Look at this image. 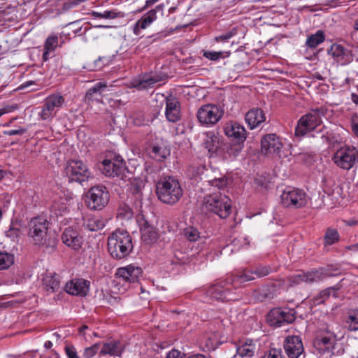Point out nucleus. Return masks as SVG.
Returning <instances> with one entry per match:
<instances>
[{
	"label": "nucleus",
	"mask_w": 358,
	"mask_h": 358,
	"mask_svg": "<svg viewBox=\"0 0 358 358\" xmlns=\"http://www.w3.org/2000/svg\"><path fill=\"white\" fill-rule=\"evenodd\" d=\"M348 248L352 251H358V243L350 245Z\"/></svg>",
	"instance_id": "nucleus-62"
},
{
	"label": "nucleus",
	"mask_w": 358,
	"mask_h": 358,
	"mask_svg": "<svg viewBox=\"0 0 358 358\" xmlns=\"http://www.w3.org/2000/svg\"><path fill=\"white\" fill-rule=\"evenodd\" d=\"M222 115L223 111L219 106L214 104H206L199 108L196 117L201 124L211 126L217 123Z\"/></svg>",
	"instance_id": "nucleus-13"
},
{
	"label": "nucleus",
	"mask_w": 358,
	"mask_h": 358,
	"mask_svg": "<svg viewBox=\"0 0 358 358\" xmlns=\"http://www.w3.org/2000/svg\"><path fill=\"white\" fill-rule=\"evenodd\" d=\"M90 281L84 279H74L66 284V292L71 295L86 296L90 289Z\"/></svg>",
	"instance_id": "nucleus-22"
},
{
	"label": "nucleus",
	"mask_w": 358,
	"mask_h": 358,
	"mask_svg": "<svg viewBox=\"0 0 358 358\" xmlns=\"http://www.w3.org/2000/svg\"><path fill=\"white\" fill-rule=\"evenodd\" d=\"M59 38L56 35L49 36L44 43L43 59L48 61L50 58V54L53 52L58 46Z\"/></svg>",
	"instance_id": "nucleus-33"
},
{
	"label": "nucleus",
	"mask_w": 358,
	"mask_h": 358,
	"mask_svg": "<svg viewBox=\"0 0 358 358\" xmlns=\"http://www.w3.org/2000/svg\"><path fill=\"white\" fill-rule=\"evenodd\" d=\"M65 352L68 358H80L76 348L73 345H66L65 347Z\"/></svg>",
	"instance_id": "nucleus-50"
},
{
	"label": "nucleus",
	"mask_w": 358,
	"mask_h": 358,
	"mask_svg": "<svg viewBox=\"0 0 358 358\" xmlns=\"http://www.w3.org/2000/svg\"><path fill=\"white\" fill-rule=\"evenodd\" d=\"M27 131V129L20 128L18 129H12L8 131H4L3 134L8 136H15V135H22Z\"/></svg>",
	"instance_id": "nucleus-53"
},
{
	"label": "nucleus",
	"mask_w": 358,
	"mask_h": 358,
	"mask_svg": "<svg viewBox=\"0 0 358 358\" xmlns=\"http://www.w3.org/2000/svg\"><path fill=\"white\" fill-rule=\"evenodd\" d=\"M255 270L252 271H247L240 276L241 282L252 280L255 278L254 276Z\"/></svg>",
	"instance_id": "nucleus-54"
},
{
	"label": "nucleus",
	"mask_w": 358,
	"mask_h": 358,
	"mask_svg": "<svg viewBox=\"0 0 358 358\" xmlns=\"http://www.w3.org/2000/svg\"><path fill=\"white\" fill-rule=\"evenodd\" d=\"M141 274V268L129 264L127 266L120 267L117 269L115 273V280L118 283H122L124 286H129L131 283L138 282Z\"/></svg>",
	"instance_id": "nucleus-15"
},
{
	"label": "nucleus",
	"mask_w": 358,
	"mask_h": 358,
	"mask_svg": "<svg viewBox=\"0 0 358 358\" xmlns=\"http://www.w3.org/2000/svg\"><path fill=\"white\" fill-rule=\"evenodd\" d=\"M334 163L340 169L349 171L358 164V149L354 146H343L332 157Z\"/></svg>",
	"instance_id": "nucleus-8"
},
{
	"label": "nucleus",
	"mask_w": 358,
	"mask_h": 358,
	"mask_svg": "<svg viewBox=\"0 0 358 358\" xmlns=\"http://www.w3.org/2000/svg\"><path fill=\"white\" fill-rule=\"evenodd\" d=\"M185 238L190 242H195L201 238V233L194 227H188L184 229Z\"/></svg>",
	"instance_id": "nucleus-40"
},
{
	"label": "nucleus",
	"mask_w": 358,
	"mask_h": 358,
	"mask_svg": "<svg viewBox=\"0 0 358 358\" xmlns=\"http://www.w3.org/2000/svg\"><path fill=\"white\" fill-rule=\"evenodd\" d=\"M20 231L17 227L12 226L10 229L6 231V235L10 238H17L20 236Z\"/></svg>",
	"instance_id": "nucleus-51"
},
{
	"label": "nucleus",
	"mask_w": 358,
	"mask_h": 358,
	"mask_svg": "<svg viewBox=\"0 0 358 358\" xmlns=\"http://www.w3.org/2000/svg\"><path fill=\"white\" fill-rule=\"evenodd\" d=\"M203 144L209 152H214L217 147L218 138L212 132L204 134Z\"/></svg>",
	"instance_id": "nucleus-37"
},
{
	"label": "nucleus",
	"mask_w": 358,
	"mask_h": 358,
	"mask_svg": "<svg viewBox=\"0 0 358 358\" xmlns=\"http://www.w3.org/2000/svg\"><path fill=\"white\" fill-rule=\"evenodd\" d=\"M150 155L154 159L161 162L170 155V151L165 146L154 145L150 152Z\"/></svg>",
	"instance_id": "nucleus-35"
},
{
	"label": "nucleus",
	"mask_w": 358,
	"mask_h": 358,
	"mask_svg": "<svg viewBox=\"0 0 358 358\" xmlns=\"http://www.w3.org/2000/svg\"><path fill=\"white\" fill-rule=\"evenodd\" d=\"M344 335L342 327L336 324H325L320 329L319 336L314 341L318 353L326 355V358L343 353V350L338 343Z\"/></svg>",
	"instance_id": "nucleus-1"
},
{
	"label": "nucleus",
	"mask_w": 358,
	"mask_h": 358,
	"mask_svg": "<svg viewBox=\"0 0 358 358\" xmlns=\"http://www.w3.org/2000/svg\"><path fill=\"white\" fill-rule=\"evenodd\" d=\"M243 143L237 142L235 145H231L227 150L228 154L231 156L236 157L243 149Z\"/></svg>",
	"instance_id": "nucleus-46"
},
{
	"label": "nucleus",
	"mask_w": 358,
	"mask_h": 358,
	"mask_svg": "<svg viewBox=\"0 0 358 358\" xmlns=\"http://www.w3.org/2000/svg\"><path fill=\"white\" fill-rule=\"evenodd\" d=\"M230 55V51H210L204 50L203 51V56L213 62H217L220 59H225L229 57Z\"/></svg>",
	"instance_id": "nucleus-38"
},
{
	"label": "nucleus",
	"mask_w": 358,
	"mask_h": 358,
	"mask_svg": "<svg viewBox=\"0 0 358 358\" xmlns=\"http://www.w3.org/2000/svg\"><path fill=\"white\" fill-rule=\"evenodd\" d=\"M10 111H11V108H10V107H9V106L4 107V108H3L0 109V117H1L3 115H4V114H6V113H10Z\"/></svg>",
	"instance_id": "nucleus-56"
},
{
	"label": "nucleus",
	"mask_w": 358,
	"mask_h": 358,
	"mask_svg": "<svg viewBox=\"0 0 358 358\" xmlns=\"http://www.w3.org/2000/svg\"><path fill=\"white\" fill-rule=\"evenodd\" d=\"M184 354L178 350H171L166 356V358H183Z\"/></svg>",
	"instance_id": "nucleus-55"
},
{
	"label": "nucleus",
	"mask_w": 358,
	"mask_h": 358,
	"mask_svg": "<svg viewBox=\"0 0 358 358\" xmlns=\"http://www.w3.org/2000/svg\"><path fill=\"white\" fill-rule=\"evenodd\" d=\"M65 103L64 97L59 93L51 94L43 101L38 112V117L43 121H51Z\"/></svg>",
	"instance_id": "nucleus-7"
},
{
	"label": "nucleus",
	"mask_w": 358,
	"mask_h": 358,
	"mask_svg": "<svg viewBox=\"0 0 358 358\" xmlns=\"http://www.w3.org/2000/svg\"><path fill=\"white\" fill-rule=\"evenodd\" d=\"M187 358H208V357H207L205 355H201V354H197V355H190V356L187 357Z\"/></svg>",
	"instance_id": "nucleus-61"
},
{
	"label": "nucleus",
	"mask_w": 358,
	"mask_h": 358,
	"mask_svg": "<svg viewBox=\"0 0 358 358\" xmlns=\"http://www.w3.org/2000/svg\"><path fill=\"white\" fill-rule=\"evenodd\" d=\"M234 285L229 280H220L211 285L206 295L211 299L220 301H235L237 298L233 292Z\"/></svg>",
	"instance_id": "nucleus-10"
},
{
	"label": "nucleus",
	"mask_w": 358,
	"mask_h": 358,
	"mask_svg": "<svg viewBox=\"0 0 358 358\" xmlns=\"http://www.w3.org/2000/svg\"><path fill=\"white\" fill-rule=\"evenodd\" d=\"M271 271V269L269 267L262 266L255 269V274L257 277L261 278L267 275Z\"/></svg>",
	"instance_id": "nucleus-48"
},
{
	"label": "nucleus",
	"mask_w": 358,
	"mask_h": 358,
	"mask_svg": "<svg viewBox=\"0 0 358 358\" xmlns=\"http://www.w3.org/2000/svg\"><path fill=\"white\" fill-rule=\"evenodd\" d=\"M110 200L107 188L102 185L91 187L86 194V203L89 208L94 210L103 209Z\"/></svg>",
	"instance_id": "nucleus-12"
},
{
	"label": "nucleus",
	"mask_w": 358,
	"mask_h": 358,
	"mask_svg": "<svg viewBox=\"0 0 358 358\" xmlns=\"http://www.w3.org/2000/svg\"><path fill=\"white\" fill-rule=\"evenodd\" d=\"M50 223L43 216L32 218L27 225V236L32 243L39 247L52 250L55 248L57 242L48 234Z\"/></svg>",
	"instance_id": "nucleus-2"
},
{
	"label": "nucleus",
	"mask_w": 358,
	"mask_h": 358,
	"mask_svg": "<svg viewBox=\"0 0 358 358\" xmlns=\"http://www.w3.org/2000/svg\"><path fill=\"white\" fill-rule=\"evenodd\" d=\"M107 85L103 82L96 83L92 87L90 88L87 93L85 98L89 101L96 100L99 101V98L97 95L101 96L102 92L106 89Z\"/></svg>",
	"instance_id": "nucleus-34"
},
{
	"label": "nucleus",
	"mask_w": 358,
	"mask_h": 358,
	"mask_svg": "<svg viewBox=\"0 0 358 358\" xmlns=\"http://www.w3.org/2000/svg\"><path fill=\"white\" fill-rule=\"evenodd\" d=\"M203 208L210 213L224 219L231 212V199L220 191L206 194L203 200Z\"/></svg>",
	"instance_id": "nucleus-5"
},
{
	"label": "nucleus",
	"mask_w": 358,
	"mask_h": 358,
	"mask_svg": "<svg viewBox=\"0 0 358 358\" xmlns=\"http://www.w3.org/2000/svg\"><path fill=\"white\" fill-rule=\"evenodd\" d=\"M354 29H355V31L352 34V36H355V34H356V31H358V18L355 21Z\"/></svg>",
	"instance_id": "nucleus-63"
},
{
	"label": "nucleus",
	"mask_w": 358,
	"mask_h": 358,
	"mask_svg": "<svg viewBox=\"0 0 358 358\" xmlns=\"http://www.w3.org/2000/svg\"><path fill=\"white\" fill-rule=\"evenodd\" d=\"M93 16L104 19H113L115 17V13L109 10H105L102 13L93 12Z\"/></svg>",
	"instance_id": "nucleus-49"
},
{
	"label": "nucleus",
	"mask_w": 358,
	"mask_h": 358,
	"mask_svg": "<svg viewBox=\"0 0 358 358\" xmlns=\"http://www.w3.org/2000/svg\"><path fill=\"white\" fill-rule=\"evenodd\" d=\"M329 275L324 268L313 270L311 271H300L288 277V282L290 286H295L301 282L313 283L322 280Z\"/></svg>",
	"instance_id": "nucleus-14"
},
{
	"label": "nucleus",
	"mask_w": 358,
	"mask_h": 358,
	"mask_svg": "<svg viewBox=\"0 0 358 358\" xmlns=\"http://www.w3.org/2000/svg\"><path fill=\"white\" fill-rule=\"evenodd\" d=\"M161 80H162V78L159 75H148L143 76L138 80H135L133 83V85L136 89L142 90L152 87L155 83Z\"/></svg>",
	"instance_id": "nucleus-32"
},
{
	"label": "nucleus",
	"mask_w": 358,
	"mask_h": 358,
	"mask_svg": "<svg viewBox=\"0 0 358 358\" xmlns=\"http://www.w3.org/2000/svg\"><path fill=\"white\" fill-rule=\"evenodd\" d=\"M159 1V0H147L144 7L145 8H148L149 6H152L153 4H155V3H157Z\"/></svg>",
	"instance_id": "nucleus-57"
},
{
	"label": "nucleus",
	"mask_w": 358,
	"mask_h": 358,
	"mask_svg": "<svg viewBox=\"0 0 358 358\" xmlns=\"http://www.w3.org/2000/svg\"><path fill=\"white\" fill-rule=\"evenodd\" d=\"M52 346V343L50 341H47L45 342L44 343V347L47 349H50L51 348Z\"/></svg>",
	"instance_id": "nucleus-64"
},
{
	"label": "nucleus",
	"mask_w": 358,
	"mask_h": 358,
	"mask_svg": "<svg viewBox=\"0 0 358 358\" xmlns=\"http://www.w3.org/2000/svg\"><path fill=\"white\" fill-rule=\"evenodd\" d=\"M165 115L171 122H176L180 119V103L176 98L166 99Z\"/></svg>",
	"instance_id": "nucleus-28"
},
{
	"label": "nucleus",
	"mask_w": 358,
	"mask_h": 358,
	"mask_svg": "<svg viewBox=\"0 0 358 358\" xmlns=\"http://www.w3.org/2000/svg\"><path fill=\"white\" fill-rule=\"evenodd\" d=\"M262 358H283L280 349L273 348L265 353Z\"/></svg>",
	"instance_id": "nucleus-47"
},
{
	"label": "nucleus",
	"mask_w": 358,
	"mask_h": 358,
	"mask_svg": "<svg viewBox=\"0 0 358 358\" xmlns=\"http://www.w3.org/2000/svg\"><path fill=\"white\" fill-rule=\"evenodd\" d=\"M208 182L211 187H217L219 190L223 189L227 185V180L224 177L215 178L213 180H208Z\"/></svg>",
	"instance_id": "nucleus-45"
},
{
	"label": "nucleus",
	"mask_w": 358,
	"mask_h": 358,
	"mask_svg": "<svg viewBox=\"0 0 358 358\" xmlns=\"http://www.w3.org/2000/svg\"><path fill=\"white\" fill-rule=\"evenodd\" d=\"M283 145L282 138L275 134H266L261 139V150L266 155H277L280 156Z\"/></svg>",
	"instance_id": "nucleus-16"
},
{
	"label": "nucleus",
	"mask_w": 358,
	"mask_h": 358,
	"mask_svg": "<svg viewBox=\"0 0 358 358\" xmlns=\"http://www.w3.org/2000/svg\"><path fill=\"white\" fill-rule=\"evenodd\" d=\"M62 242L73 250H79L83 245V237L71 227L65 229L62 235Z\"/></svg>",
	"instance_id": "nucleus-23"
},
{
	"label": "nucleus",
	"mask_w": 358,
	"mask_h": 358,
	"mask_svg": "<svg viewBox=\"0 0 358 358\" xmlns=\"http://www.w3.org/2000/svg\"><path fill=\"white\" fill-rule=\"evenodd\" d=\"M124 166V162L120 157H117L113 160H103L102 162V172L108 177L118 176Z\"/></svg>",
	"instance_id": "nucleus-20"
},
{
	"label": "nucleus",
	"mask_w": 358,
	"mask_h": 358,
	"mask_svg": "<svg viewBox=\"0 0 358 358\" xmlns=\"http://www.w3.org/2000/svg\"><path fill=\"white\" fill-rule=\"evenodd\" d=\"M138 222L140 225L142 241L147 244L156 242L159 237L157 230L148 221L144 220L143 217L141 219L139 216Z\"/></svg>",
	"instance_id": "nucleus-25"
},
{
	"label": "nucleus",
	"mask_w": 358,
	"mask_h": 358,
	"mask_svg": "<svg viewBox=\"0 0 358 358\" xmlns=\"http://www.w3.org/2000/svg\"><path fill=\"white\" fill-rule=\"evenodd\" d=\"M351 127L354 134L358 137V116L357 115L352 117Z\"/></svg>",
	"instance_id": "nucleus-52"
},
{
	"label": "nucleus",
	"mask_w": 358,
	"mask_h": 358,
	"mask_svg": "<svg viewBox=\"0 0 358 358\" xmlns=\"http://www.w3.org/2000/svg\"><path fill=\"white\" fill-rule=\"evenodd\" d=\"M325 40V34L322 30H318L315 34L309 36L306 41V45L310 48H315Z\"/></svg>",
	"instance_id": "nucleus-36"
},
{
	"label": "nucleus",
	"mask_w": 358,
	"mask_h": 358,
	"mask_svg": "<svg viewBox=\"0 0 358 358\" xmlns=\"http://www.w3.org/2000/svg\"><path fill=\"white\" fill-rule=\"evenodd\" d=\"M108 250L117 259L128 256L133 250L132 238L127 231L117 230L108 238Z\"/></svg>",
	"instance_id": "nucleus-4"
},
{
	"label": "nucleus",
	"mask_w": 358,
	"mask_h": 358,
	"mask_svg": "<svg viewBox=\"0 0 358 358\" xmlns=\"http://www.w3.org/2000/svg\"><path fill=\"white\" fill-rule=\"evenodd\" d=\"M237 34V29L236 28L231 29L229 31L214 38V41L217 43L227 42L230 38Z\"/></svg>",
	"instance_id": "nucleus-44"
},
{
	"label": "nucleus",
	"mask_w": 358,
	"mask_h": 358,
	"mask_svg": "<svg viewBox=\"0 0 358 358\" xmlns=\"http://www.w3.org/2000/svg\"><path fill=\"white\" fill-rule=\"evenodd\" d=\"M309 196L304 190L287 187L280 195L281 203L287 208H300L307 205Z\"/></svg>",
	"instance_id": "nucleus-11"
},
{
	"label": "nucleus",
	"mask_w": 358,
	"mask_h": 358,
	"mask_svg": "<svg viewBox=\"0 0 358 358\" xmlns=\"http://www.w3.org/2000/svg\"><path fill=\"white\" fill-rule=\"evenodd\" d=\"M224 134L237 142H244L247 138V132L245 127L236 122H229L224 127Z\"/></svg>",
	"instance_id": "nucleus-21"
},
{
	"label": "nucleus",
	"mask_w": 358,
	"mask_h": 358,
	"mask_svg": "<svg viewBox=\"0 0 358 358\" xmlns=\"http://www.w3.org/2000/svg\"><path fill=\"white\" fill-rule=\"evenodd\" d=\"M327 109L324 107L316 108L303 115L298 121L295 128V135L301 137L314 130L322 123V117L324 116Z\"/></svg>",
	"instance_id": "nucleus-6"
},
{
	"label": "nucleus",
	"mask_w": 358,
	"mask_h": 358,
	"mask_svg": "<svg viewBox=\"0 0 358 358\" xmlns=\"http://www.w3.org/2000/svg\"><path fill=\"white\" fill-rule=\"evenodd\" d=\"M104 226V220L99 217L87 215L83 217V227L85 230L96 231L101 229Z\"/></svg>",
	"instance_id": "nucleus-31"
},
{
	"label": "nucleus",
	"mask_w": 358,
	"mask_h": 358,
	"mask_svg": "<svg viewBox=\"0 0 358 358\" xmlns=\"http://www.w3.org/2000/svg\"><path fill=\"white\" fill-rule=\"evenodd\" d=\"M329 54L341 65H346L352 62L351 51L339 44H333L329 50Z\"/></svg>",
	"instance_id": "nucleus-24"
},
{
	"label": "nucleus",
	"mask_w": 358,
	"mask_h": 358,
	"mask_svg": "<svg viewBox=\"0 0 358 358\" xmlns=\"http://www.w3.org/2000/svg\"><path fill=\"white\" fill-rule=\"evenodd\" d=\"M14 263V256L6 252H0V270L9 268Z\"/></svg>",
	"instance_id": "nucleus-39"
},
{
	"label": "nucleus",
	"mask_w": 358,
	"mask_h": 358,
	"mask_svg": "<svg viewBox=\"0 0 358 358\" xmlns=\"http://www.w3.org/2000/svg\"><path fill=\"white\" fill-rule=\"evenodd\" d=\"M245 122L250 129L259 127L266 120V115L263 110L259 108L250 109L245 114Z\"/></svg>",
	"instance_id": "nucleus-27"
},
{
	"label": "nucleus",
	"mask_w": 358,
	"mask_h": 358,
	"mask_svg": "<svg viewBox=\"0 0 358 358\" xmlns=\"http://www.w3.org/2000/svg\"><path fill=\"white\" fill-rule=\"evenodd\" d=\"M339 235L336 229H328L324 236V244L332 245L338 241Z\"/></svg>",
	"instance_id": "nucleus-41"
},
{
	"label": "nucleus",
	"mask_w": 358,
	"mask_h": 358,
	"mask_svg": "<svg viewBox=\"0 0 358 358\" xmlns=\"http://www.w3.org/2000/svg\"><path fill=\"white\" fill-rule=\"evenodd\" d=\"M295 311L290 308H277L271 310L268 314V321L272 326L281 327L295 320Z\"/></svg>",
	"instance_id": "nucleus-17"
},
{
	"label": "nucleus",
	"mask_w": 358,
	"mask_h": 358,
	"mask_svg": "<svg viewBox=\"0 0 358 358\" xmlns=\"http://www.w3.org/2000/svg\"><path fill=\"white\" fill-rule=\"evenodd\" d=\"M346 322L350 330H358V311L350 313Z\"/></svg>",
	"instance_id": "nucleus-43"
},
{
	"label": "nucleus",
	"mask_w": 358,
	"mask_h": 358,
	"mask_svg": "<svg viewBox=\"0 0 358 358\" xmlns=\"http://www.w3.org/2000/svg\"><path fill=\"white\" fill-rule=\"evenodd\" d=\"M164 5L159 4L155 8L149 10L144 14L137 22L134 27V34L136 36L140 34L141 29H145L148 27L154 21L157 20V13H163Z\"/></svg>",
	"instance_id": "nucleus-19"
},
{
	"label": "nucleus",
	"mask_w": 358,
	"mask_h": 358,
	"mask_svg": "<svg viewBox=\"0 0 358 358\" xmlns=\"http://www.w3.org/2000/svg\"><path fill=\"white\" fill-rule=\"evenodd\" d=\"M64 174L69 182L82 184L91 178V172L87 166L81 160L71 159L66 162Z\"/></svg>",
	"instance_id": "nucleus-9"
},
{
	"label": "nucleus",
	"mask_w": 358,
	"mask_h": 358,
	"mask_svg": "<svg viewBox=\"0 0 358 358\" xmlns=\"http://www.w3.org/2000/svg\"><path fill=\"white\" fill-rule=\"evenodd\" d=\"M102 345L101 349L99 351V356H117L121 357L124 346L120 341H110L106 342L101 343Z\"/></svg>",
	"instance_id": "nucleus-26"
},
{
	"label": "nucleus",
	"mask_w": 358,
	"mask_h": 358,
	"mask_svg": "<svg viewBox=\"0 0 358 358\" xmlns=\"http://www.w3.org/2000/svg\"><path fill=\"white\" fill-rule=\"evenodd\" d=\"M351 100L353 103L358 104V95L355 93L351 94Z\"/></svg>",
	"instance_id": "nucleus-59"
},
{
	"label": "nucleus",
	"mask_w": 358,
	"mask_h": 358,
	"mask_svg": "<svg viewBox=\"0 0 358 358\" xmlns=\"http://www.w3.org/2000/svg\"><path fill=\"white\" fill-rule=\"evenodd\" d=\"M44 289L49 292H55L60 287L59 276L55 273H46L43 278Z\"/></svg>",
	"instance_id": "nucleus-30"
},
{
	"label": "nucleus",
	"mask_w": 358,
	"mask_h": 358,
	"mask_svg": "<svg viewBox=\"0 0 358 358\" xmlns=\"http://www.w3.org/2000/svg\"><path fill=\"white\" fill-rule=\"evenodd\" d=\"M256 350V343L251 339L240 341L236 346V353L241 357H252Z\"/></svg>",
	"instance_id": "nucleus-29"
},
{
	"label": "nucleus",
	"mask_w": 358,
	"mask_h": 358,
	"mask_svg": "<svg viewBox=\"0 0 358 358\" xmlns=\"http://www.w3.org/2000/svg\"><path fill=\"white\" fill-rule=\"evenodd\" d=\"M156 194L162 202L173 205L180 201L183 195V190L177 179L167 176L157 181Z\"/></svg>",
	"instance_id": "nucleus-3"
},
{
	"label": "nucleus",
	"mask_w": 358,
	"mask_h": 358,
	"mask_svg": "<svg viewBox=\"0 0 358 358\" xmlns=\"http://www.w3.org/2000/svg\"><path fill=\"white\" fill-rule=\"evenodd\" d=\"M285 352L288 358H299L304 348L301 338L298 336H289L284 343Z\"/></svg>",
	"instance_id": "nucleus-18"
},
{
	"label": "nucleus",
	"mask_w": 358,
	"mask_h": 358,
	"mask_svg": "<svg viewBox=\"0 0 358 358\" xmlns=\"http://www.w3.org/2000/svg\"><path fill=\"white\" fill-rule=\"evenodd\" d=\"M131 191L134 194H138L141 191V187L139 186H135L134 185H132Z\"/></svg>",
	"instance_id": "nucleus-60"
},
{
	"label": "nucleus",
	"mask_w": 358,
	"mask_h": 358,
	"mask_svg": "<svg viewBox=\"0 0 358 358\" xmlns=\"http://www.w3.org/2000/svg\"><path fill=\"white\" fill-rule=\"evenodd\" d=\"M344 222L348 226H355L357 224V221L355 220H345Z\"/></svg>",
	"instance_id": "nucleus-58"
},
{
	"label": "nucleus",
	"mask_w": 358,
	"mask_h": 358,
	"mask_svg": "<svg viewBox=\"0 0 358 358\" xmlns=\"http://www.w3.org/2000/svg\"><path fill=\"white\" fill-rule=\"evenodd\" d=\"M101 343H96L90 347L85 348L83 352V358H92L98 352Z\"/></svg>",
	"instance_id": "nucleus-42"
}]
</instances>
